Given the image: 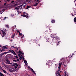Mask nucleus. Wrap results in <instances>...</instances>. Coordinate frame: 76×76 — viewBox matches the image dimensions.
I'll list each match as a JSON object with an SVG mask.
<instances>
[{
    "mask_svg": "<svg viewBox=\"0 0 76 76\" xmlns=\"http://www.w3.org/2000/svg\"><path fill=\"white\" fill-rule=\"evenodd\" d=\"M2 70L4 73H7L6 72L5 70L3 69H2Z\"/></svg>",
    "mask_w": 76,
    "mask_h": 76,
    "instance_id": "obj_25",
    "label": "nucleus"
},
{
    "mask_svg": "<svg viewBox=\"0 0 76 76\" xmlns=\"http://www.w3.org/2000/svg\"><path fill=\"white\" fill-rule=\"evenodd\" d=\"M18 56L19 57L20 60H22V58L23 57V56H22V55L19 54Z\"/></svg>",
    "mask_w": 76,
    "mask_h": 76,
    "instance_id": "obj_8",
    "label": "nucleus"
},
{
    "mask_svg": "<svg viewBox=\"0 0 76 76\" xmlns=\"http://www.w3.org/2000/svg\"><path fill=\"white\" fill-rule=\"evenodd\" d=\"M12 28H14V27H12Z\"/></svg>",
    "mask_w": 76,
    "mask_h": 76,
    "instance_id": "obj_49",
    "label": "nucleus"
},
{
    "mask_svg": "<svg viewBox=\"0 0 76 76\" xmlns=\"http://www.w3.org/2000/svg\"><path fill=\"white\" fill-rule=\"evenodd\" d=\"M15 69H16V68H17V66L16 67H15Z\"/></svg>",
    "mask_w": 76,
    "mask_h": 76,
    "instance_id": "obj_52",
    "label": "nucleus"
},
{
    "mask_svg": "<svg viewBox=\"0 0 76 76\" xmlns=\"http://www.w3.org/2000/svg\"><path fill=\"white\" fill-rule=\"evenodd\" d=\"M73 55H74V54H73L72 55V56L71 57H72V56H73Z\"/></svg>",
    "mask_w": 76,
    "mask_h": 76,
    "instance_id": "obj_42",
    "label": "nucleus"
},
{
    "mask_svg": "<svg viewBox=\"0 0 76 76\" xmlns=\"http://www.w3.org/2000/svg\"><path fill=\"white\" fill-rule=\"evenodd\" d=\"M14 1H12L11 2V3H13V2H14Z\"/></svg>",
    "mask_w": 76,
    "mask_h": 76,
    "instance_id": "obj_33",
    "label": "nucleus"
},
{
    "mask_svg": "<svg viewBox=\"0 0 76 76\" xmlns=\"http://www.w3.org/2000/svg\"><path fill=\"white\" fill-rule=\"evenodd\" d=\"M7 1H9L10 0H7Z\"/></svg>",
    "mask_w": 76,
    "mask_h": 76,
    "instance_id": "obj_40",
    "label": "nucleus"
},
{
    "mask_svg": "<svg viewBox=\"0 0 76 76\" xmlns=\"http://www.w3.org/2000/svg\"><path fill=\"white\" fill-rule=\"evenodd\" d=\"M0 47H1V46L0 45Z\"/></svg>",
    "mask_w": 76,
    "mask_h": 76,
    "instance_id": "obj_56",
    "label": "nucleus"
},
{
    "mask_svg": "<svg viewBox=\"0 0 76 76\" xmlns=\"http://www.w3.org/2000/svg\"><path fill=\"white\" fill-rule=\"evenodd\" d=\"M49 30H51V29H50V28H49Z\"/></svg>",
    "mask_w": 76,
    "mask_h": 76,
    "instance_id": "obj_51",
    "label": "nucleus"
},
{
    "mask_svg": "<svg viewBox=\"0 0 76 76\" xmlns=\"http://www.w3.org/2000/svg\"><path fill=\"white\" fill-rule=\"evenodd\" d=\"M53 61H56V60H55V59H54L53 60Z\"/></svg>",
    "mask_w": 76,
    "mask_h": 76,
    "instance_id": "obj_35",
    "label": "nucleus"
},
{
    "mask_svg": "<svg viewBox=\"0 0 76 76\" xmlns=\"http://www.w3.org/2000/svg\"><path fill=\"white\" fill-rule=\"evenodd\" d=\"M23 4H22V5H21L20 6H20V7L19 8L20 9V10H22V6H23Z\"/></svg>",
    "mask_w": 76,
    "mask_h": 76,
    "instance_id": "obj_11",
    "label": "nucleus"
},
{
    "mask_svg": "<svg viewBox=\"0 0 76 76\" xmlns=\"http://www.w3.org/2000/svg\"><path fill=\"white\" fill-rule=\"evenodd\" d=\"M15 35H13L12 36H11V38L12 39H14V38H15Z\"/></svg>",
    "mask_w": 76,
    "mask_h": 76,
    "instance_id": "obj_19",
    "label": "nucleus"
},
{
    "mask_svg": "<svg viewBox=\"0 0 76 76\" xmlns=\"http://www.w3.org/2000/svg\"><path fill=\"white\" fill-rule=\"evenodd\" d=\"M58 76H61V75L60 74H58Z\"/></svg>",
    "mask_w": 76,
    "mask_h": 76,
    "instance_id": "obj_44",
    "label": "nucleus"
},
{
    "mask_svg": "<svg viewBox=\"0 0 76 76\" xmlns=\"http://www.w3.org/2000/svg\"><path fill=\"white\" fill-rule=\"evenodd\" d=\"M12 51H13V50H9V52H10V53H12Z\"/></svg>",
    "mask_w": 76,
    "mask_h": 76,
    "instance_id": "obj_30",
    "label": "nucleus"
},
{
    "mask_svg": "<svg viewBox=\"0 0 76 76\" xmlns=\"http://www.w3.org/2000/svg\"><path fill=\"white\" fill-rule=\"evenodd\" d=\"M5 51V50L4 49H3L1 50V52H2V51Z\"/></svg>",
    "mask_w": 76,
    "mask_h": 76,
    "instance_id": "obj_26",
    "label": "nucleus"
},
{
    "mask_svg": "<svg viewBox=\"0 0 76 76\" xmlns=\"http://www.w3.org/2000/svg\"><path fill=\"white\" fill-rule=\"evenodd\" d=\"M23 17H26V18H29V17L28 16V14L26 13V12H23V15H21Z\"/></svg>",
    "mask_w": 76,
    "mask_h": 76,
    "instance_id": "obj_1",
    "label": "nucleus"
},
{
    "mask_svg": "<svg viewBox=\"0 0 76 76\" xmlns=\"http://www.w3.org/2000/svg\"><path fill=\"white\" fill-rule=\"evenodd\" d=\"M74 12H75V13H76V12H75V11H74Z\"/></svg>",
    "mask_w": 76,
    "mask_h": 76,
    "instance_id": "obj_50",
    "label": "nucleus"
},
{
    "mask_svg": "<svg viewBox=\"0 0 76 76\" xmlns=\"http://www.w3.org/2000/svg\"><path fill=\"white\" fill-rule=\"evenodd\" d=\"M37 1H39L38 0H37Z\"/></svg>",
    "mask_w": 76,
    "mask_h": 76,
    "instance_id": "obj_55",
    "label": "nucleus"
},
{
    "mask_svg": "<svg viewBox=\"0 0 76 76\" xmlns=\"http://www.w3.org/2000/svg\"><path fill=\"white\" fill-rule=\"evenodd\" d=\"M4 54H6V53H8V52H5L4 53Z\"/></svg>",
    "mask_w": 76,
    "mask_h": 76,
    "instance_id": "obj_36",
    "label": "nucleus"
},
{
    "mask_svg": "<svg viewBox=\"0 0 76 76\" xmlns=\"http://www.w3.org/2000/svg\"><path fill=\"white\" fill-rule=\"evenodd\" d=\"M61 65H63L62 64V62H60V63H59V66L58 67L59 71L60 70V67H61Z\"/></svg>",
    "mask_w": 76,
    "mask_h": 76,
    "instance_id": "obj_6",
    "label": "nucleus"
},
{
    "mask_svg": "<svg viewBox=\"0 0 76 76\" xmlns=\"http://www.w3.org/2000/svg\"><path fill=\"white\" fill-rule=\"evenodd\" d=\"M4 53H2L0 55L1 56H3V55H4Z\"/></svg>",
    "mask_w": 76,
    "mask_h": 76,
    "instance_id": "obj_31",
    "label": "nucleus"
},
{
    "mask_svg": "<svg viewBox=\"0 0 76 76\" xmlns=\"http://www.w3.org/2000/svg\"><path fill=\"white\" fill-rule=\"evenodd\" d=\"M5 60L6 61H7V64H12V63H10V62L9 60L6 59Z\"/></svg>",
    "mask_w": 76,
    "mask_h": 76,
    "instance_id": "obj_7",
    "label": "nucleus"
},
{
    "mask_svg": "<svg viewBox=\"0 0 76 76\" xmlns=\"http://www.w3.org/2000/svg\"><path fill=\"white\" fill-rule=\"evenodd\" d=\"M75 6H76V0H75Z\"/></svg>",
    "mask_w": 76,
    "mask_h": 76,
    "instance_id": "obj_37",
    "label": "nucleus"
},
{
    "mask_svg": "<svg viewBox=\"0 0 76 76\" xmlns=\"http://www.w3.org/2000/svg\"><path fill=\"white\" fill-rule=\"evenodd\" d=\"M21 38H23V37H21Z\"/></svg>",
    "mask_w": 76,
    "mask_h": 76,
    "instance_id": "obj_57",
    "label": "nucleus"
},
{
    "mask_svg": "<svg viewBox=\"0 0 76 76\" xmlns=\"http://www.w3.org/2000/svg\"><path fill=\"white\" fill-rule=\"evenodd\" d=\"M4 5H6V3H5L4 4Z\"/></svg>",
    "mask_w": 76,
    "mask_h": 76,
    "instance_id": "obj_45",
    "label": "nucleus"
},
{
    "mask_svg": "<svg viewBox=\"0 0 76 76\" xmlns=\"http://www.w3.org/2000/svg\"><path fill=\"white\" fill-rule=\"evenodd\" d=\"M12 53H13V54H14L15 55V56H17V55H16V53H15V52L14 51L12 50Z\"/></svg>",
    "mask_w": 76,
    "mask_h": 76,
    "instance_id": "obj_13",
    "label": "nucleus"
},
{
    "mask_svg": "<svg viewBox=\"0 0 76 76\" xmlns=\"http://www.w3.org/2000/svg\"><path fill=\"white\" fill-rule=\"evenodd\" d=\"M14 66H18V65H17V64L16 63L15 64H14Z\"/></svg>",
    "mask_w": 76,
    "mask_h": 76,
    "instance_id": "obj_28",
    "label": "nucleus"
},
{
    "mask_svg": "<svg viewBox=\"0 0 76 76\" xmlns=\"http://www.w3.org/2000/svg\"><path fill=\"white\" fill-rule=\"evenodd\" d=\"M38 4V3L35 4L34 6H37Z\"/></svg>",
    "mask_w": 76,
    "mask_h": 76,
    "instance_id": "obj_22",
    "label": "nucleus"
},
{
    "mask_svg": "<svg viewBox=\"0 0 76 76\" xmlns=\"http://www.w3.org/2000/svg\"><path fill=\"white\" fill-rule=\"evenodd\" d=\"M11 16H12V17H13V16H14V15L13 14H12Z\"/></svg>",
    "mask_w": 76,
    "mask_h": 76,
    "instance_id": "obj_34",
    "label": "nucleus"
},
{
    "mask_svg": "<svg viewBox=\"0 0 76 76\" xmlns=\"http://www.w3.org/2000/svg\"><path fill=\"white\" fill-rule=\"evenodd\" d=\"M14 58H18V57L17 56H14Z\"/></svg>",
    "mask_w": 76,
    "mask_h": 76,
    "instance_id": "obj_27",
    "label": "nucleus"
},
{
    "mask_svg": "<svg viewBox=\"0 0 76 76\" xmlns=\"http://www.w3.org/2000/svg\"><path fill=\"white\" fill-rule=\"evenodd\" d=\"M24 63L25 64H26V65H28V63H27V62L26 61V60H24Z\"/></svg>",
    "mask_w": 76,
    "mask_h": 76,
    "instance_id": "obj_15",
    "label": "nucleus"
},
{
    "mask_svg": "<svg viewBox=\"0 0 76 76\" xmlns=\"http://www.w3.org/2000/svg\"><path fill=\"white\" fill-rule=\"evenodd\" d=\"M20 6H18V7H15V10H17V12H19L20 13H21L19 11V8H20Z\"/></svg>",
    "mask_w": 76,
    "mask_h": 76,
    "instance_id": "obj_5",
    "label": "nucleus"
},
{
    "mask_svg": "<svg viewBox=\"0 0 76 76\" xmlns=\"http://www.w3.org/2000/svg\"><path fill=\"white\" fill-rule=\"evenodd\" d=\"M18 33L19 34V35H21V34L20 33V32L19 31H18Z\"/></svg>",
    "mask_w": 76,
    "mask_h": 76,
    "instance_id": "obj_23",
    "label": "nucleus"
},
{
    "mask_svg": "<svg viewBox=\"0 0 76 76\" xmlns=\"http://www.w3.org/2000/svg\"><path fill=\"white\" fill-rule=\"evenodd\" d=\"M15 28H16V25H15Z\"/></svg>",
    "mask_w": 76,
    "mask_h": 76,
    "instance_id": "obj_46",
    "label": "nucleus"
},
{
    "mask_svg": "<svg viewBox=\"0 0 76 76\" xmlns=\"http://www.w3.org/2000/svg\"><path fill=\"white\" fill-rule=\"evenodd\" d=\"M19 61V59H17V60H15L14 59L13 60V61H15V62H17V61Z\"/></svg>",
    "mask_w": 76,
    "mask_h": 76,
    "instance_id": "obj_14",
    "label": "nucleus"
},
{
    "mask_svg": "<svg viewBox=\"0 0 76 76\" xmlns=\"http://www.w3.org/2000/svg\"><path fill=\"white\" fill-rule=\"evenodd\" d=\"M12 47L13 48H15L16 51L18 50V48L17 47L15 48V47H14V46H12Z\"/></svg>",
    "mask_w": 76,
    "mask_h": 76,
    "instance_id": "obj_10",
    "label": "nucleus"
},
{
    "mask_svg": "<svg viewBox=\"0 0 76 76\" xmlns=\"http://www.w3.org/2000/svg\"><path fill=\"white\" fill-rule=\"evenodd\" d=\"M27 1L28 3H31V0H27Z\"/></svg>",
    "mask_w": 76,
    "mask_h": 76,
    "instance_id": "obj_17",
    "label": "nucleus"
},
{
    "mask_svg": "<svg viewBox=\"0 0 76 76\" xmlns=\"http://www.w3.org/2000/svg\"><path fill=\"white\" fill-rule=\"evenodd\" d=\"M61 42V41H60L59 42H58V43H59V42Z\"/></svg>",
    "mask_w": 76,
    "mask_h": 76,
    "instance_id": "obj_41",
    "label": "nucleus"
},
{
    "mask_svg": "<svg viewBox=\"0 0 76 76\" xmlns=\"http://www.w3.org/2000/svg\"><path fill=\"white\" fill-rule=\"evenodd\" d=\"M18 6V4H15L14 5V7H15V6Z\"/></svg>",
    "mask_w": 76,
    "mask_h": 76,
    "instance_id": "obj_32",
    "label": "nucleus"
},
{
    "mask_svg": "<svg viewBox=\"0 0 76 76\" xmlns=\"http://www.w3.org/2000/svg\"><path fill=\"white\" fill-rule=\"evenodd\" d=\"M20 13L19 12H18V15H19V13Z\"/></svg>",
    "mask_w": 76,
    "mask_h": 76,
    "instance_id": "obj_47",
    "label": "nucleus"
},
{
    "mask_svg": "<svg viewBox=\"0 0 76 76\" xmlns=\"http://www.w3.org/2000/svg\"><path fill=\"white\" fill-rule=\"evenodd\" d=\"M0 12H1V11H0Z\"/></svg>",
    "mask_w": 76,
    "mask_h": 76,
    "instance_id": "obj_61",
    "label": "nucleus"
},
{
    "mask_svg": "<svg viewBox=\"0 0 76 76\" xmlns=\"http://www.w3.org/2000/svg\"><path fill=\"white\" fill-rule=\"evenodd\" d=\"M51 22L54 23H55V20H53L51 21Z\"/></svg>",
    "mask_w": 76,
    "mask_h": 76,
    "instance_id": "obj_20",
    "label": "nucleus"
},
{
    "mask_svg": "<svg viewBox=\"0 0 76 76\" xmlns=\"http://www.w3.org/2000/svg\"><path fill=\"white\" fill-rule=\"evenodd\" d=\"M54 35H55V34H52L51 35V37H52L53 38H54Z\"/></svg>",
    "mask_w": 76,
    "mask_h": 76,
    "instance_id": "obj_16",
    "label": "nucleus"
},
{
    "mask_svg": "<svg viewBox=\"0 0 76 76\" xmlns=\"http://www.w3.org/2000/svg\"><path fill=\"white\" fill-rule=\"evenodd\" d=\"M19 69V68H18V69L15 70L13 68H11L10 69V72H17L18 70Z\"/></svg>",
    "mask_w": 76,
    "mask_h": 76,
    "instance_id": "obj_3",
    "label": "nucleus"
},
{
    "mask_svg": "<svg viewBox=\"0 0 76 76\" xmlns=\"http://www.w3.org/2000/svg\"><path fill=\"white\" fill-rule=\"evenodd\" d=\"M28 68H29V69H30L31 70V71H32V72L34 73V74H36L35 73V72L34 71V70H33V69H32V68H31L29 66H28Z\"/></svg>",
    "mask_w": 76,
    "mask_h": 76,
    "instance_id": "obj_9",
    "label": "nucleus"
},
{
    "mask_svg": "<svg viewBox=\"0 0 76 76\" xmlns=\"http://www.w3.org/2000/svg\"><path fill=\"white\" fill-rule=\"evenodd\" d=\"M5 27H6L7 28H9V25H6L5 26Z\"/></svg>",
    "mask_w": 76,
    "mask_h": 76,
    "instance_id": "obj_24",
    "label": "nucleus"
},
{
    "mask_svg": "<svg viewBox=\"0 0 76 76\" xmlns=\"http://www.w3.org/2000/svg\"><path fill=\"white\" fill-rule=\"evenodd\" d=\"M23 60H24V61H25V58H23Z\"/></svg>",
    "mask_w": 76,
    "mask_h": 76,
    "instance_id": "obj_43",
    "label": "nucleus"
},
{
    "mask_svg": "<svg viewBox=\"0 0 76 76\" xmlns=\"http://www.w3.org/2000/svg\"><path fill=\"white\" fill-rule=\"evenodd\" d=\"M65 73V76H66V72H65V73Z\"/></svg>",
    "mask_w": 76,
    "mask_h": 76,
    "instance_id": "obj_38",
    "label": "nucleus"
},
{
    "mask_svg": "<svg viewBox=\"0 0 76 76\" xmlns=\"http://www.w3.org/2000/svg\"><path fill=\"white\" fill-rule=\"evenodd\" d=\"M74 21L75 22L76 24V17H75V18H74Z\"/></svg>",
    "mask_w": 76,
    "mask_h": 76,
    "instance_id": "obj_18",
    "label": "nucleus"
},
{
    "mask_svg": "<svg viewBox=\"0 0 76 76\" xmlns=\"http://www.w3.org/2000/svg\"><path fill=\"white\" fill-rule=\"evenodd\" d=\"M6 18H6V17H5L4 19V20L6 19Z\"/></svg>",
    "mask_w": 76,
    "mask_h": 76,
    "instance_id": "obj_39",
    "label": "nucleus"
},
{
    "mask_svg": "<svg viewBox=\"0 0 76 76\" xmlns=\"http://www.w3.org/2000/svg\"><path fill=\"white\" fill-rule=\"evenodd\" d=\"M1 1H0V3H1Z\"/></svg>",
    "mask_w": 76,
    "mask_h": 76,
    "instance_id": "obj_59",
    "label": "nucleus"
},
{
    "mask_svg": "<svg viewBox=\"0 0 76 76\" xmlns=\"http://www.w3.org/2000/svg\"><path fill=\"white\" fill-rule=\"evenodd\" d=\"M19 53H20V54H23V53H22V52H21V51H20V50H19L18 52Z\"/></svg>",
    "mask_w": 76,
    "mask_h": 76,
    "instance_id": "obj_21",
    "label": "nucleus"
},
{
    "mask_svg": "<svg viewBox=\"0 0 76 76\" xmlns=\"http://www.w3.org/2000/svg\"><path fill=\"white\" fill-rule=\"evenodd\" d=\"M30 7H30L29 6H27L26 7V9H29V8H30Z\"/></svg>",
    "mask_w": 76,
    "mask_h": 76,
    "instance_id": "obj_29",
    "label": "nucleus"
},
{
    "mask_svg": "<svg viewBox=\"0 0 76 76\" xmlns=\"http://www.w3.org/2000/svg\"><path fill=\"white\" fill-rule=\"evenodd\" d=\"M57 45H58V44H57Z\"/></svg>",
    "mask_w": 76,
    "mask_h": 76,
    "instance_id": "obj_60",
    "label": "nucleus"
},
{
    "mask_svg": "<svg viewBox=\"0 0 76 76\" xmlns=\"http://www.w3.org/2000/svg\"><path fill=\"white\" fill-rule=\"evenodd\" d=\"M74 15H76V14H74Z\"/></svg>",
    "mask_w": 76,
    "mask_h": 76,
    "instance_id": "obj_54",
    "label": "nucleus"
},
{
    "mask_svg": "<svg viewBox=\"0 0 76 76\" xmlns=\"http://www.w3.org/2000/svg\"><path fill=\"white\" fill-rule=\"evenodd\" d=\"M57 65L56 64H55V66H57Z\"/></svg>",
    "mask_w": 76,
    "mask_h": 76,
    "instance_id": "obj_53",
    "label": "nucleus"
},
{
    "mask_svg": "<svg viewBox=\"0 0 76 76\" xmlns=\"http://www.w3.org/2000/svg\"><path fill=\"white\" fill-rule=\"evenodd\" d=\"M72 16H74V14H72Z\"/></svg>",
    "mask_w": 76,
    "mask_h": 76,
    "instance_id": "obj_48",
    "label": "nucleus"
},
{
    "mask_svg": "<svg viewBox=\"0 0 76 76\" xmlns=\"http://www.w3.org/2000/svg\"><path fill=\"white\" fill-rule=\"evenodd\" d=\"M1 31L2 32V34H3V35H1V36L3 37H4V36L5 35H6V33H5V32H6V29H3V30H1Z\"/></svg>",
    "mask_w": 76,
    "mask_h": 76,
    "instance_id": "obj_2",
    "label": "nucleus"
},
{
    "mask_svg": "<svg viewBox=\"0 0 76 76\" xmlns=\"http://www.w3.org/2000/svg\"><path fill=\"white\" fill-rule=\"evenodd\" d=\"M58 37L56 36L55 37H53V42H55L56 41V40L58 39Z\"/></svg>",
    "mask_w": 76,
    "mask_h": 76,
    "instance_id": "obj_4",
    "label": "nucleus"
},
{
    "mask_svg": "<svg viewBox=\"0 0 76 76\" xmlns=\"http://www.w3.org/2000/svg\"><path fill=\"white\" fill-rule=\"evenodd\" d=\"M47 42H48V40H47Z\"/></svg>",
    "mask_w": 76,
    "mask_h": 76,
    "instance_id": "obj_58",
    "label": "nucleus"
},
{
    "mask_svg": "<svg viewBox=\"0 0 76 76\" xmlns=\"http://www.w3.org/2000/svg\"><path fill=\"white\" fill-rule=\"evenodd\" d=\"M2 48H3L4 49H8L7 47L6 46H3L2 47Z\"/></svg>",
    "mask_w": 76,
    "mask_h": 76,
    "instance_id": "obj_12",
    "label": "nucleus"
}]
</instances>
